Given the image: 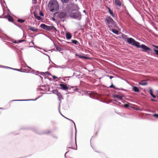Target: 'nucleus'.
<instances>
[{"instance_id":"nucleus-1","label":"nucleus","mask_w":158,"mask_h":158,"mask_svg":"<svg viewBox=\"0 0 158 158\" xmlns=\"http://www.w3.org/2000/svg\"><path fill=\"white\" fill-rule=\"evenodd\" d=\"M105 23L109 29L111 28H118L116 23L110 16H107L105 18Z\"/></svg>"},{"instance_id":"nucleus-2","label":"nucleus","mask_w":158,"mask_h":158,"mask_svg":"<svg viewBox=\"0 0 158 158\" xmlns=\"http://www.w3.org/2000/svg\"><path fill=\"white\" fill-rule=\"evenodd\" d=\"M70 17L74 19H75L78 21L81 20V14L79 11L75 12H72L70 14Z\"/></svg>"},{"instance_id":"nucleus-3","label":"nucleus","mask_w":158,"mask_h":158,"mask_svg":"<svg viewBox=\"0 0 158 158\" xmlns=\"http://www.w3.org/2000/svg\"><path fill=\"white\" fill-rule=\"evenodd\" d=\"M127 42L129 44L137 47L140 43L136 41L134 39L131 38H129L127 39Z\"/></svg>"},{"instance_id":"nucleus-4","label":"nucleus","mask_w":158,"mask_h":158,"mask_svg":"<svg viewBox=\"0 0 158 158\" xmlns=\"http://www.w3.org/2000/svg\"><path fill=\"white\" fill-rule=\"evenodd\" d=\"M137 48H142L143 49L142 52L148 53H149V52L151 50V49L150 48L143 44L140 45L139 44Z\"/></svg>"},{"instance_id":"nucleus-5","label":"nucleus","mask_w":158,"mask_h":158,"mask_svg":"<svg viewBox=\"0 0 158 158\" xmlns=\"http://www.w3.org/2000/svg\"><path fill=\"white\" fill-rule=\"evenodd\" d=\"M50 10L52 12L56 11L58 10L59 8V5L48 4Z\"/></svg>"},{"instance_id":"nucleus-6","label":"nucleus","mask_w":158,"mask_h":158,"mask_svg":"<svg viewBox=\"0 0 158 158\" xmlns=\"http://www.w3.org/2000/svg\"><path fill=\"white\" fill-rule=\"evenodd\" d=\"M66 15V12L64 11H62L58 12V17L60 19H64Z\"/></svg>"},{"instance_id":"nucleus-7","label":"nucleus","mask_w":158,"mask_h":158,"mask_svg":"<svg viewBox=\"0 0 158 158\" xmlns=\"http://www.w3.org/2000/svg\"><path fill=\"white\" fill-rule=\"evenodd\" d=\"M88 94L89 95V97L94 99H97V98L96 97V95H97V94L96 93H95L93 92H90Z\"/></svg>"},{"instance_id":"nucleus-8","label":"nucleus","mask_w":158,"mask_h":158,"mask_svg":"<svg viewBox=\"0 0 158 158\" xmlns=\"http://www.w3.org/2000/svg\"><path fill=\"white\" fill-rule=\"evenodd\" d=\"M60 86L61 87V89L65 90H70V89H69L68 87L67 86V85L66 84H59Z\"/></svg>"},{"instance_id":"nucleus-9","label":"nucleus","mask_w":158,"mask_h":158,"mask_svg":"<svg viewBox=\"0 0 158 158\" xmlns=\"http://www.w3.org/2000/svg\"><path fill=\"white\" fill-rule=\"evenodd\" d=\"M46 30L47 31H57V29L53 25L47 26Z\"/></svg>"},{"instance_id":"nucleus-10","label":"nucleus","mask_w":158,"mask_h":158,"mask_svg":"<svg viewBox=\"0 0 158 158\" xmlns=\"http://www.w3.org/2000/svg\"><path fill=\"white\" fill-rule=\"evenodd\" d=\"M64 118L68 119V120L72 122L74 124V127H75V131H76V132H75V144H76V147L77 148V144H76V132H77V129H76V125H75V124L74 123V121L72 120V119H69L67 118H66V117H64Z\"/></svg>"},{"instance_id":"nucleus-11","label":"nucleus","mask_w":158,"mask_h":158,"mask_svg":"<svg viewBox=\"0 0 158 158\" xmlns=\"http://www.w3.org/2000/svg\"><path fill=\"white\" fill-rule=\"evenodd\" d=\"M28 29L29 30L33 32H37L38 29L34 27H31L30 26H28Z\"/></svg>"},{"instance_id":"nucleus-12","label":"nucleus","mask_w":158,"mask_h":158,"mask_svg":"<svg viewBox=\"0 0 158 158\" xmlns=\"http://www.w3.org/2000/svg\"><path fill=\"white\" fill-rule=\"evenodd\" d=\"M37 73L36 74L37 75H41L43 76H45V74H47L48 75H51V74L48 72H47L45 73L44 72H40L38 71L37 72Z\"/></svg>"},{"instance_id":"nucleus-13","label":"nucleus","mask_w":158,"mask_h":158,"mask_svg":"<svg viewBox=\"0 0 158 158\" xmlns=\"http://www.w3.org/2000/svg\"><path fill=\"white\" fill-rule=\"evenodd\" d=\"M9 21L10 22H13V18L10 16L9 14H8L7 15L4 16V18H7Z\"/></svg>"},{"instance_id":"nucleus-14","label":"nucleus","mask_w":158,"mask_h":158,"mask_svg":"<svg viewBox=\"0 0 158 158\" xmlns=\"http://www.w3.org/2000/svg\"><path fill=\"white\" fill-rule=\"evenodd\" d=\"M48 4L53 5H59L58 3L56 0H52L48 3Z\"/></svg>"},{"instance_id":"nucleus-15","label":"nucleus","mask_w":158,"mask_h":158,"mask_svg":"<svg viewBox=\"0 0 158 158\" xmlns=\"http://www.w3.org/2000/svg\"><path fill=\"white\" fill-rule=\"evenodd\" d=\"M53 91V93L56 94V95L58 96L59 99L60 96H61V97H62V95L60 93L58 92L57 90H54Z\"/></svg>"},{"instance_id":"nucleus-16","label":"nucleus","mask_w":158,"mask_h":158,"mask_svg":"<svg viewBox=\"0 0 158 158\" xmlns=\"http://www.w3.org/2000/svg\"><path fill=\"white\" fill-rule=\"evenodd\" d=\"M113 96L114 98H117L118 99L122 100L123 99V97H124V95H123L122 96H120L118 95L115 94L113 95Z\"/></svg>"},{"instance_id":"nucleus-17","label":"nucleus","mask_w":158,"mask_h":158,"mask_svg":"<svg viewBox=\"0 0 158 158\" xmlns=\"http://www.w3.org/2000/svg\"><path fill=\"white\" fill-rule=\"evenodd\" d=\"M40 96L38 97V98H36L35 100H33V99H31V100H12L11 101V102L17 101H30V100L35 101V100H37L39 98H40Z\"/></svg>"},{"instance_id":"nucleus-18","label":"nucleus","mask_w":158,"mask_h":158,"mask_svg":"<svg viewBox=\"0 0 158 158\" xmlns=\"http://www.w3.org/2000/svg\"><path fill=\"white\" fill-rule=\"evenodd\" d=\"M114 28H111V29H110L109 30L110 31H111L114 34L116 35H118L119 34L118 31L114 29Z\"/></svg>"},{"instance_id":"nucleus-19","label":"nucleus","mask_w":158,"mask_h":158,"mask_svg":"<svg viewBox=\"0 0 158 158\" xmlns=\"http://www.w3.org/2000/svg\"><path fill=\"white\" fill-rule=\"evenodd\" d=\"M115 4L117 6L120 7L121 6V4L119 0H115Z\"/></svg>"},{"instance_id":"nucleus-20","label":"nucleus","mask_w":158,"mask_h":158,"mask_svg":"<svg viewBox=\"0 0 158 158\" xmlns=\"http://www.w3.org/2000/svg\"><path fill=\"white\" fill-rule=\"evenodd\" d=\"M66 38L67 39H70L72 37V35L69 32H67L66 34Z\"/></svg>"},{"instance_id":"nucleus-21","label":"nucleus","mask_w":158,"mask_h":158,"mask_svg":"<svg viewBox=\"0 0 158 158\" xmlns=\"http://www.w3.org/2000/svg\"><path fill=\"white\" fill-rule=\"evenodd\" d=\"M133 90L135 92H139V89L136 86H134L133 87Z\"/></svg>"},{"instance_id":"nucleus-22","label":"nucleus","mask_w":158,"mask_h":158,"mask_svg":"<svg viewBox=\"0 0 158 158\" xmlns=\"http://www.w3.org/2000/svg\"><path fill=\"white\" fill-rule=\"evenodd\" d=\"M75 55L76 56H77L79 58H81V59L83 58V59H86L87 58V57L85 56H83L82 55H81V54H75Z\"/></svg>"},{"instance_id":"nucleus-23","label":"nucleus","mask_w":158,"mask_h":158,"mask_svg":"<svg viewBox=\"0 0 158 158\" xmlns=\"http://www.w3.org/2000/svg\"><path fill=\"white\" fill-rule=\"evenodd\" d=\"M47 26L46 25L42 23L41 24V25L40 26V27L41 28H43V29H44L45 30H46L47 27Z\"/></svg>"},{"instance_id":"nucleus-24","label":"nucleus","mask_w":158,"mask_h":158,"mask_svg":"<svg viewBox=\"0 0 158 158\" xmlns=\"http://www.w3.org/2000/svg\"><path fill=\"white\" fill-rule=\"evenodd\" d=\"M34 16L35 17V18H36V19H38V20H40L41 19V17L40 16H38L37 15V14L34 13Z\"/></svg>"},{"instance_id":"nucleus-25","label":"nucleus","mask_w":158,"mask_h":158,"mask_svg":"<svg viewBox=\"0 0 158 158\" xmlns=\"http://www.w3.org/2000/svg\"><path fill=\"white\" fill-rule=\"evenodd\" d=\"M149 93L150 95L154 98H156V96L155 95H154L152 93V91L151 88H149Z\"/></svg>"},{"instance_id":"nucleus-26","label":"nucleus","mask_w":158,"mask_h":158,"mask_svg":"<svg viewBox=\"0 0 158 158\" xmlns=\"http://www.w3.org/2000/svg\"><path fill=\"white\" fill-rule=\"evenodd\" d=\"M139 84L140 85H147V82L145 81H142L141 82L139 83Z\"/></svg>"},{"instance_id":"nucleus-27","label":"nucleus","mask_w":158,"mask_h":158,"mask_svg":"<svg viewBox=\"0 0 158 158\" xmlns=\"http://www.w3.org/2000/svg\"><path fill=\"white\" fill-rule=\"evenodd\" d=\"M72 42L73 44H75L78 45L79 44L78 42L77 41L75 40H72Z\"/></svg>"},{"instance_id":"nucleus-28","label":"nucleus","mask_w":158,"mask_h":158,"mask_svg":"<svg viewBox=\"0 0 158 158\" xmlns=\"http://www.w3.org/2000/svg\"><path fill=\"white\" fill-rule=\"evenodd\" d=\"M55 47L56 48V49L57 50V51L60 52L61 51V48H60L59 47H58L56 45H55Z\"/></svg>"},{"instance_id":"nucleus-29","label":"nucleus","mask_w":158,"mask_h":158,"mask_svg":"<svg viewBox=\"0 0 158 158\" xmlns=\"http://www.w3.org/2000/svg\"><path fill=\"white\" fill-rule=\"evenodd\" d=\"M17 21L19 23H23L25 22V21L24 19H18L17 20Z\"/></svg>"},{"instance_id":"nucleus-30","label":"nucleus","mask_w":158,"mask_h":158,"mask_svg":"<svg viewBox=\"0 0 158 158\" xmlns=\"http://www.w3.org/2000/svg\"><path fill=\"white\" fill-rule=\"evenodd\" d=\"M122 37L123 39H127H127L128 38H129L127 37V36L125 34H122Z\"/></svg>"},{"instance_id":"nucleus-31","label":"nucleus","mask_w":158,"mask_h":158,"mask_svg":"<svg viewBox=\"0 0 158 158\" xmlns=\"http://www.w3.org/2000/svg\"><path fill=\"white\" fill-rule=\"evenodd\" d=\"M69 0H60L63 3H68L69 2Z\"/></svg>"},{"instance_id":"nucleus-32","label":"nucleus","mask_w":158,"mask_h":158,"mask_svg":"<svg viewBox=\"0 0 158 158\" xmlns=\"http://www.w3.org/2000/svg\"><path fill=\"white\" fill-rule=\"evenodd\" d=\"M110 14L113 17H114V15L113 14V12L112 10H111L109 12Z\"/></svg>"},{"instance_id":"nucleus-33","label":"nucleus","mask_w":158,"mask_h":158,"mask_svg":"<svg viewBox=\"0 0 158 158\" xmlns=\"http://www.w3.org/2000/svg\"><path fill=\"white\" fill-rule=\"evenodd\" d=\"M77 90H78L77 88H75L74 89H73V91L72 92H69V91H68V93H73L75 91H77Z\"/></svg>"},{"instance_id":"nucleus-34","label":"nucleus","mask_w":158,"mask_h":158,"mask_svg":"<svg viewBox=\"0 0 158 158\" xmlns=\"http://www.w3.org/2000/svg\"><path fill=\"white\" fill-rule=\"evenodd\" d=\"M11 69L15 70H16V71H19V72H23V71H21L20 69H14V68H11Z\"/></svg>"},{"instance_id":"nucleus-35","label":"nucleus","mask_w":158,"mask_h":158,"mask_svg":"<svg viewBox=\"0 0 158 158\" xmlns=\"http://www.w3.org/2000/svg\"><path fill=\"white\" fill-rule=\"evenodd\" d=\"M109 87L110 88H113L115 89H116L117 88V87H115L112 84L111 85L109 86Z\"/></svg>"},{"instance_id":"nucleus-36","label":"nucleus","mask_w":158,"mask_h":158,"mask_svg":"<svg viewBox=\"0 0 158 158\" xmlns=\"http://www.w3.org/2000/svg\"><path fill=\"white\" fill-rule=\"evenodd\" d=\"M65 65H63V67H62L61 66H57L56 67V68H65Z\"/></svg>"},{"instance_id":"nucleus-37","label":"nucleus","mask_w":158,"mask_h":158,"mask_svg":"<svg viewBox=\"0 0 158 158\" xmlns=\"http://www.w3.org/2000/svg\"><path fill=\"white\" fill-rule=\"evenodd\" d=\"M152 116L156 118H158V114H153Z\"/></svg>"},{"instance_id":"nucleus-38","label":"nucleus","mask_w":158,"mask_h":158,"mask_svg":"<svg viewBox=\"0 0 158 158\" xmlns=\"http://www.w3.org/2000/svg\"><path fill=\"white\" fill-rule=\"evenodd\" d=\"M154 51L155 52L156 54L158 55V50L154 49Z\"/></svg>"},{"instance_id":"nucleus-39","label":"nucleus","mask_w":158,"mask_h":158,"mask_svg":"<svg viewBox=\"0 0 158 158\" xmlns=\"http://www.w3.org/2000/svg\"><path fill=\"white\" fill-rule=\"evenodd\" d=\"M2 68H6V69H11L12 68L6 66H2Z\"/></svg>"},{"instance_id":"nucleus-40","label":"nucleus","mask_w":158,"mask_h":158,"mask_svg":"<svg viewBox=\"0 0 158 158\" xmlns=\"http://www.w3.org/2000/svg\"><path fill=\"white\" fill-rule=\"evenodd\" d=\"M24 41H25V40H24V39H23L22 40H19L18 41V43H21L22 42H24Z\"/></svg>"},{"instance_id":"nucleus-41","label":"nucleus","mask_w":158,"mask_h":158,"mask_svg":"<svg viewBox=\"0 0 158 158\" xmlns=\"http://www.w3.org/2000/svg\"><path fill=\"white\" fill-rule=\"evenodd\" d=\"M12 42L13 43H15V44L18 43V42H17L16 40H13L12 41Z\"/></svg>"},{"instance_id":"nucleus-42","label":"nucleus","mask_w":158,"mask_h":158,"mask_svg":"<svg viewBox=\"0 0 158 158\" xmlns=\"http://www.w3.org/2000/svg\"><path fill=\"white\" fill-rule=\"evenodd\" d=\"M40 15L41 16H43L44 15V14L41 11H40Z\"/></svg>"},{"instance_id":"nucleus-43","label":"nucleus","mask_w":158,"mask_h":158,"mask_svg":"<svg viewBox=\"0 0 158 158\" xmlns=\"http://www.w3.org/2000/svg\"><path fill=\"white\" fill-rule=\"evenodd\" d=\"M123 88H117L116 89V90H123Z\"/></svg>"},{"instance_id":"nucleus-44","label":"nucleus","mask_w":158,"mask_h":158,"mask_svg":"<svg viewBox=\"0 0 158 158\" xmlns=\"http://www.w3.org/2000/svg\"><path fill=\"white\" fill-rule=\"evenodd\" d=\"M5 38L4 39V40H6L7 38L8 37L6 35H4V37Z\"/></svg>"},{"instance_id":"nucleus-45","label":"nucleus","mask_w":158,"mask_h":158,"mask_svg":"<svg viewBox=\"0 0 158 158\" xmlns=\"http://www.w3.org/2000/svg\"><path fill=\"white\" fill-rule=\"evenodd\" d=\"M156 94L157 97L158 98V90H157L156 91Z\"/></svg>"},{"instance_id":"nucleus-46","label":"nucleus","mask_w":158,"mask_h":158,"mask_svg":"<svg viewBox=\"0 0 158 158\" xmlns=\"http://www.w3.org/2000/svg\"><path fill=\"white\" fill-rule=\"evenodd\" d=\"M52 62V63L54 64L55 65V64H54L50 60V58H49V63H50V62Z\"/></svg>"},{"instance_id":"nucleus-47","label":"nucleus","mask_w":158,"mask_h":158,"mask_svg":"<svg viewBox=\"0 0 158 158\" xmlns=\"http://www.w3.org/2000/svg\"><path fill=\"white\" fill-rule=\"evenodd\" d=\"M52 77H53V78L54 79H56V78H57V77L56 76H52Z\"/></svg>"},{"instance_id":"nucleus-48","label":"nucleus","mask_w":158,"mask_h":158,"mask_svg":"<svg viewBox=\"0 0 158 158\" xmlns=\"http://www.w3.org/2000/svg\"><path fill=\"white\" fill-rule=\"evenodd\" d=\"M108 77H109V78L110 79H111L112 78L114 77L112 76H109V75H108Z\"/></svg>"},{"instance_id":"nucleus-49","label":"nucleus","mask_w":158,"mask_h":158,"mask_svg":"<svg viewBox=\"0 0 158 158\" xmlns=\"http://www.w3.org/2000/svg\"><path fill=\"white\" fill-rule=\"evenodd\" d=\"M39 77L40 78L41 80L42 81V82H43V81H42V80H43V77L41 76L40 75L39 76Z\"/></svg>"},{"instance_id":"nucleus-50","label":"nucleus","mask_w":158,"mask_h":158,"mask_svg":"<svg viewBox=\"0 0 158 158\" xmlns=\"http://www.w3.org/2000/svg\"><path fill=\"white\" fill-rule=\"evenodd\" d=\"M16 25V26H18V27H19V28H20V29H22V26H19V25Z\"/></svg>"},{"instance_id":"nucleus-51","label":"nucleus","mask_w":158,"mask_h":158,"mask_svg":"<svg viewBox=\"0 0 158 158\" xmlns=\"http://www.w3.org/2000/svg\"><path fill=\"white\" fill-rule=\"evenodd\" d=\"M151 100L152 101H155V102H156L157 101V100H155L153 99H151Z\"/></svg>"},{"instance_id":"nucleus-52","label":"nucleus","mask_w":158,"mask_h":158,"mask_svg":"<svg viewBox=\"0 0 158 158\" xmlns=\"http://www.w3.org/2000/svg\"><path fill=\"white\" fill-rule=\"evenodd\" d=\"M43 53L44 54V55H46L47 56H48V57L49 58H50V56L47 54H46V53Z\"/></svg>"},{"instance_id":"nucleus-53","label":"nucleus","mask_w":158,"mask_h":158,"mask_svg":"<svg viewBox=\"0 0 158 158\" xmlns=\"http://www.w3.org/2000/svg\"><path fill=\"white\" fill-rule=\"evenodd\" d=\"M107 9H108V12H110V10H110V9L109 7H107Z\"/></svg>"},{"instance_id":"nucleus-54","label":"nucleus","mask_w":158,"mask_h":158,"mask_svg":"<svg viewBox=\"0 0 158 158\" xmlns=\"http://www.w3.org/2000/svg\"><path fill=\"white\" fill-rule=\"evenodd\" d=\"M153 46L158 49V46L153 45Z\"/></svg>"},{"instance_id":"nucleus-55","label":"nucleus","mask_w":158,"mask_h":158,"mask_svg":"<svg viewBox=\"0 0 158 158\" xmlns=\"http://www.w3.org/2000/svg\"><path fill=\"white\" fill-rule=\"evenodd\" d=\"M69 148H71V149H74V150H76V148H73L72 147H69Z\"/></svg>"},{"instance_id":"nucleus-56","label":"nucleus","mask_w":158,"mask_h":158,"mask_svg":"<svg viewBox=\"0 0 158 158\" xmlns=\"http://www.w3.org/2000/svg\"><path fill=\"white\" fill-rule=\"evenodd\" d=\"M124 106L126 107H128L129 106V105H127V104H125L124 105Z\"/></svg>"},{"instance_id":"nucleus-57","label":"nucleus","mask_w":158,"mask_h":158,"mask_svg":"<svg viewBox=\"0 0 158 158\" xmlns=\"http://www.w3.org/2000/svg\"><path fill=\"white\" fill-rule=\"evenodd\" d=\"M61 98H63L62 97H61V96H60V97H59V100H60V99H61Z\"/></svg>"},{"instance_id":"nucleus-58","label":"nucleus","mask_w":158,"mask_h":158,"mask_svg":"<svg viewBox=\"0 0 158 158\" xmlns=\"http://www.w3.org/2000/svg\"><path fill=\"white\" fill-rule=\"evenodd\" d=\"M67 152H66L65 153V154H64V156H65V158H66V154L67 153Z\"/></svg>"},{"instance_id":"nucleus-59","label":"nucleus","mask_w":158,"mask_h":158,"mask_svg":"<svg viewBox=\"0 0 158 158\" xmlns=\"http://www.w3.org/2000/svg\"><path fill=\"white\" fill-rule=\"evenodd\" d=\"M60 114H61V115L63 116V117H65L64 116H63V115L61 113V112H60Z\"/></svg>"},{"instance_id":"nucleus-60","label":"nucleus","mask_w":158,"mask_h":158,"mask_svg":"<svg viewBox=\"0 0 158 158\" xmlns=\"http://www.w3.org/2000/svg\"><path fill=\"white\" fill-rule=\"evenodd\" d=\"M123 91H127V90L125 89H123Z\"/></svg>"},{"instance_id":"nucleus-61","label":"nucleus","mask_w":158,"mask_h":158,"mask_svg":"<svg viewBox=\"0 0 158 158\" xmlns=\"http://www.w3.org/2000/svg\"><path fill=\"white\" fill-rule=\"evenodd\" d=\"M114 101H115V102H117V100H116V99H114Z\"/></svg>"},{"instance_id":"nucleus-62","label":"nucleus","mask_w":158,"mask_h":158,"mask_svg":"<svg viewBox=\"0 0 158 158\" xmlns=\"http://www.w3.org/2000/svg\"><path fill=\"white\" fill-rule=\"evenodd\" d=\"M83 12L85 13V10H84L83 11Z\"/></svg>"},{"instance_id":"nucleus-63","label":"nucleus","mask_w":158,"mask_h":158,"mask_svg":"<svg viewBox=\"0 0 158 158\" xmlns=\"http://www.w3.org/2000/svg\"><path fill=\"white\" fill-rule=\"evenodd\" d=\"M27 67L28 68H29V69H31V68H30V67H28V66H27Z\"/></svg>"},{"instance_id":"nucleus-64","label":"nucleus","mask_w":158,"mask_h":158,"mask_svg":"<svg viewBox=\"0 0 158 158\" xmlns=\"http://www.w3.org/2000/svg\"><path fill=\"white\" fill-rule=\"evenodd\" d=\"M0 109H3L2 108H0Z\"/></svg>"}]
</instances>
